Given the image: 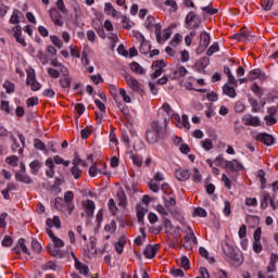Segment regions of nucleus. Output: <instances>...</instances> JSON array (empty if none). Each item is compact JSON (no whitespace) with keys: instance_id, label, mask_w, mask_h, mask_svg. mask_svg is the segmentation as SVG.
I'll return each mask as SVG.
<instances>
[{"instance_id":"nucleus-1","label":"nucleus","mask_w":278,"mask_h":278,"mask_svg":"<svg viewBox=\"0 0 278 278\" xmlns=\"http://www.w3.org/2000/svg\"><path fill=\"white\" fill-rule=\"evenodd\" d=\"M222 249L226 257L232 262L233 266H242V253L236 249L232 244L225 241L222 243Z\"/></svg>"},{"instance_id":"nucleus-2","label":"nucleus","mask_w":278,"mask_h":278,"mask_svg":"<svg viewBox=\"0 0 278 278\" xmlns=\"http://www.w3.org/2000/svg\"><path fill=\"white\" fill-rule=\"evenodd\" d=\"M17 136H18V140L22 144V148H21V144L18 143V140L16 139V137L11 136L10 140L13 142L11 146V150L13 151V153L18 152V155H23V151L25 149V135L18 134Z\"/></svg>"},{"instance_id":"nucleus-3","label":"nucleus","mask_w":278,"mask_h":278,"mask_svg":"<svg viewBox=\"0 0 278 278\" xmlns=\"http://www.w3.org/2000/svg\"><path fill=\"white\" fill-rule=\"evenodd\" d=\"M125 81L130 87L132 92H138L139 94H142V92H144V90L142 89V84H140L138 79L134 78V76L126 74Z\"/></svg>"},{"instance_id":"nucleus-4","label":"nucleus","mask_w":278,"mask_h":278,"mask_svg":"<svg viewBox=\"0 0 278 278\" xmlns=\"http://www.w3.org/2000/svg\"><path fill=\"white\" fill-rule=\"evenodd\" d=\"M210 33L207 31H202L200 34V43L197 48V53H203V51H205V49H207V47H210Z\"/></svg>"},{"instance_id":"nucleus-5","label":"nucleus","mask_w":278,"mask_h":278,"mask_svg":"<svg viewBox=\"0 0 278 278\" xmlns=\"http://www.w3.org/2000/svg\"><path fill=\"white\" fill-rule=\"evenodd\" d=\"M243 125H247V127H260L262 122L260 121V117L253 116L251 114H245L242 117Z\"/></svg>"},{"instance_id":"nucleus-6","label":"nucleus","mask_w":278,"mask_h":278,"mask_svg":"<svg viewBox=\"0 0 278 278\" xmlns=\"http://www.w3.org/2000/svg\"><path fill=\"white\" fill-rule=\"evenodd\" d=\"M47 250L51 257H58L59 260H64V257H66V252L62 251V248H58L51 243L48 244Z\"/></svg>"},{"instance_id":"nucleus-7","label":"nucleus","mask_w":278,"mask_h":278,"mask_svg":"<svg viewBox=\"0 0 278 278\" xmlns=\"http://www.w3.org/2000/svg\"><path fill=\"white\" fill-rule=\"evenodd\" d=\"M49 16L52 23H54V25H56L58 27H62L64 25V22L62 21V14L60 13V11H58V9H50Z\"/></svg>"},{"instance_id":"nucleus-8","label":"nucleus","mask_w":278,"mask_h":278,"mask_svg":"<svg viewBox=\"0 0 278 278\" xmlns=\"http://www.w3.org/2000/svg\"><path fill=\"white\" fill-rule=\"evenodd\" d=\"M160 250V244H148L143 250V255L146 260H153L155 255H157V251Z\"/></svg>"},{"instance_id":"nucleus-9","label":"nucleus","mask_w":278,"mask_h":278,"mask_svg":"<svg viewBox=\"0 0 278 278\" xmlns=\"http://www.w3.org/2000/svg\"><path fill=\"white\" fill-rule=\"evenodd\" d=\"M162 138L164 140V136H161L157 130H147L146 131V140L149 144H156V142Z\"/></svg>"},{"instance_id":"nucleus-10","label":"nucleus","mask_w":278,"mask_h":278,"mask_svg":"<svg viewBox=\"0 0 278 278\" xmlns=\"http://www.w3.org/2000/svg\"><path fill=\"white\" fill-rule=\"evenodd\" d=\"M224 168L227 172L232 170L233 173H238L240 170H243L244 166H242L238 160H232V161H225Z\"/></svg>"},{"instance_id":"nucleus-11","label":"nucleus","mask_w":278,"mask_h":278,"mask_svg":"<svg viewBox=\"0 0 278 278\" xmlns=\"http://www.w3.org/2000/svg\"><path fill=\"white\" fill-rule=\"evenodd\" d=\"M26 84L27 86H30V90H33V92H38V90L42 88V85L36 80V75L34 74L27 75Z\"/></svg>"},{"instance_id":"nucleus-12","label":"nucleus","mask_w":278,"mask_h":278,"mask_svg":"<svg viewBox=\"0 0 278 278\" xmlns=\"http://www.w3.org/2000/svg\"><path fill=\"white\" fill-rule=\"evenodd\" d=\"M74 199H75V193H73V191H66L64 193V201L66 203L68 214H73V211L75 210V203H73Z\"/></svg>"},{"instance_id":"nucleus-13","label":"nucleus","mask_w":278,"mask_h":278,"mask_svg":"<svg viewBox=\"0 0 278 278\" xmlns=\"http://www.w3.org/2000/svg\"><path fill=\"white\" fill-rule=\"evenodd\" d=\"M256 140H258V142H263V144H266V147L275 144V137L266 132L258 134L256 136Z\"/></svg>"},{"instance_id":"nucleus-14","label":"nucleus","mask_w":278,"mask_h":278,"mask_svg":"<svg viewBox=\"0 0 278 278\" xmlns=\"http://www.w3.org/2000/svg\"><path fill=\"white\" fill-rule=\"evenodd\" d=\"M15 181H20V184H26L27 186H31L34 184V179L27 173H15Z\"/></svg>"},{"instance_id":"nucleus-15","label":"nucleus","mask_w":278,"mask_h":278,"mask_svg":"<svg viewBox=\"0 0 278 278\" xmlns=\"http://www.w3.org/2000/svg\"><path fill=\"white\" fill-rule=\"evenodd\" d=\"M99 166H105V163H94L93 165H91L89 168L90 177H97V175H99V173L101 175H108V173H105V170H103V168H99Z\"/></svg>"},{"instance_id":"nucleus-16","label":"nucleus","mask_w":278,"mask_h":278,"mask_svg":"<svg viewBox=\"0 0 278 278\" xmlns=\"http://www.w3.org/2000/svg\"><path fill=\"white\" fill-rule=\"evenodd\" d=\"M94 104L97 105V108H99L101 112V113L96 112V118L97 121H99V123H101L103 121V116H105V110H106L105 104L99 99L94 100Z\"/></svg>"},{"instance_id":"nucleus-17","label":"nucleus","mask_w":278,"mask_h":278,"mask_svg":"<svg viewBox=\"0 0 278 278\" xmlns=\"http://www.w3.org/2000/svg\"><path fill=\"white\" fill-rule=\"evenodd\" d=\"M175 175L178 181H188L192 173L190 172V169H177L175 172Z\"/></svg>"},{"instance_id":"nucleus-18","label":"nucleus","mask_w":278,"mask_h":278,"mask_svg":"<svg viewBox=\"0 0 278 278\" xmlns=\"http://www.w3.org/2000/svg\"><path fill=\"white\" fill-rule=\"evenodd\" d=\"M251 30H247V28H241L240 33H237L232 36L235 40H239L241 42H244V40H249L251 38Z\"/></svg>"},{"instance_id":"nucleus-19","label":"nucleus","mask_w":278,"mask_h":278,"mask_svg":"<svg viewBox=\"0 0 278 278\" xmlns=\"http://www.w3.org/2000/svg\"><path fill=\"white\" fill-rule=\"evenodd\" d=\"M63 76L60 78L59 84L61 88H71V84H73V78L68 76V71L67 72H62Z\"/></svg>"},{"instance_id":"nucleus-20","label":"nucleus","mask_w":278,"mask_h":278,"mask_svg":"<svg viewBox=\"0 0 278 278\" xmlns=\"http://www.w3.org/2000/svg\"><path fill=\"white\" fill-rule=\"evenodd\" d=\"M47 227H55V229H62V220H60V216L54 215L53 218H48L46 220Z\"/></svg>"},{"instance_id":"nucleus-21","label":"nucleus","mask_w":278,"mask_h":278,"mask_svg":"<svg viewBox=\"0 0 278 278\" xmlns=\"http://www.w3.org/2000/svg\"><path fill=\"white\" fill-rule=\"evenodd\" d=\"M194 18H197V14H194V12L191 11L187 14L185 23L188 25L189 29H197L199 27V24L192 25V21H194Z\"/></svg>"},{"instance_id":"nucleus-22","label":"nucleus","mask_w":278,"mask_h":278,"mask_svg":"<svg viewBox=\"0 0 278 278\" xmlns=\"http://www.w3.org/2000/svg\"><path fill=\"white\" fill-rule=\"evenodd\" d=\"M21 16H23V12H21V10L14 9L9 23H11V25H18V23H21Z\"/></svg>"},{"instance_id":"nucleus-23","label":"nucleus","mask_w":278,"mask_h":278,"mask_svg":"<svg viewBox=\"0 0 278 278\" xmlns=\"http://www.w3.org/2000/svg\"><path fill=\"white\" fill-rule=\"evenodd\" d=\"M84 206L86 207L87 216H94V210H96L94 201L86 200L84 202Z\"/></svg>"},{"instance_id":"nucleus-24","label":"nucleus","mask_w":278,"mask_h":278,"mask_svg":"<svg viewBox=\"0 0 278 278\" xmlns=\"http://www.w3.org/2000/svg\"><path fill=\"white\" fill-rule=\"evenodd\" d=\"M29 168L31 175H37L38 173H40V168H42V162H40L39 160H34L29 163Z\"/></svg>"},{"instance_id":"nucleus-25","label":"nucleus","mask_w":278,"mask_h":278,"mask_svg":"<svg viewBox=\"0 0 278 278\" xmlns=\"http://www.w3.org/2000/svg\"><path fill=\"white\" fill-rule=\"evenodd\" d=\"M130 70L132 71V73H136L137 75H144L147 73V70H144V67H142V65H140V63L136 61L130 63Z\"/></svg>"},{"instance_id":"nucleus-26","label":"nucleus","mask_w":278,"mask_h":278,"mask_svg":"<svg viewBox=\"0 0 278 278\" xmlns=\"http://www.w3.org/2000/svg\"><path fill=\"white\" fill-rule=\"evenodd\" d=\"M75 268L78 270V273H80V275H84L85 277H88V273H90V268L86 264L81 263V261L75 264Z\"/></svg>"},{"instance_id":"nucleus-27","label":"nucleus","mask_w":278,"mask_h":278,"mask_svg":"<svg viewBox=\"0 0 278 278\" xmlns=\"http://www.w3.org/2000/svg\"><path fill=\"white\" fill-rule=\"evenodd\" d=\"M125 244H127V239L125 237H121L115 243V250L118 255H122L123 251H125Z\"/></svg>"},{"instance_id":"nucleus-28","label":"nucleus","mask_w":278,"mask_h":278,"mask_svg":"<svg viewBox=\"0 0 278 278\" xmlns=\"http://www.w3.org/2000/svg\"><path fill=\"white\" fill-rule=\"evenodd\" d=\"M117 199L119 207H127V194H125V191H117Z\"/></svg>"},{"instance_id":"nucleus-29","label":"nucleus","mask_w":278,"mask_h":278,"mask_svg":"<svg viewBox=\"0 0 278 278\" xmlns=\"http://www.w3.org/2000/svg\"><path fill=\"white\" fill-rule=\"evenodd\" d=\"M261 76H262V70L255 68L249 72L248 79L249 81H255V79H260Z\"/></svg>"},{"instance_id":"nucleus-30","label":"nucleus","mask_w":278,"mask_h":278,"mask_svg":"<svg viewBox=\"0 0 278 278\" xmlns=\"http://www.w3.org/2000/svg\"><path fill=\"white\" fill-rule=\"evenodd\" d=\"M223 92L226 97H230V99H236V89L229 85H224Z\"/></svg>"},{"instance_id":"nucleus-31","label":"nucleus","mask_w":278,"mask_h":278,"mask_svg":"<svg viewBox=\"0 0 278 278\" xmlns=\"http://www.w3.org/2000/svg\"><path fill=\"white\" fill-rule=\"evenodd\" d=\"M144 27L148 29V31H153V29H155V17L149 15L144 23Z\"/></svg>"},{"instance_id":"nucleus-32","label":"nucleus","mask_w":278,"mask_h":278,"mask_svg":"<svg viewBox=\"0 0 278 278\" xmlns=\"http://www.w3.org/2000/svg\"><path fill=\"white\" fill-rule=\"evenodd\" d=\"M3 88L7 92V94H12V92H14L16 90V86L14 85V83H12L10 80H4Z\"/></svg>"},{"instance_id":"nucleus-33","label":"nucleus","mask_w":278,"mask_h":278,"mask_svg":"<svg viewBox=\"0 0 278 278\" xmlns=\"http://www.w3.org/2000/svg\"><path fill=\"white\" fill-rule=\"evenodd\" d=\"M130 160L135 166L140 168L142 166V157L140 154H134V152H130Z\"/></svg>"},{"instance_id":"nucleus-34","label":"nucleus","mask_w":278,"mask_h":278,"mask_svg":"<svg viewBox=\"0 0 278 278\" xmlns=\"http://www.w3.org/2000/svg\"><path fill=\"white\" fill-rule=\"evenodd\" d=\"M268 203H270V193L268 192H263V198L261 200V208L266 210L268 207Z\"/></svg>"},{"instance_id":"nucleus-35","label":"nucleus","mask_w":278,"mask_h":278,"mask_svg":"<svg viewBox=\"0 0 278 278\" xmlns=\"http://www.w3.org/2000/svg\"><path fill=\"white\" fill-rule=\"evenodd\" d=\"M141 236H138L134 242L137 244V247H142V242L147 239V232H144V228H140Z\"/></svg>"},{"instance_id":"nucleus-36","label":"nucleus","mask_w":278,"mask_h":278,"mask_svg":"<svg viewBox=\"0 0 278 278\" xmlns=\"http://www.w3.org/2000/svg\"><path fill=\"white\" fill-rule=\"evenodd\" d=\"M220 51V47L218 46V42H213L212 46L206 50V55L212 56L214 53H218Z\"/></svg>"},{"instance_id":"nucleus-37","label":"nucleus","mask_w":278,"mask_h":278,"mask_svg":"<svg viewBox=\"0 0 278 278\" xmlns=\"http://www.w3.org/2000/svg\"><path fill=\"white\" fill-rule=\"evenodd\" d=\"M17 245L20 248V251H23L26 255H31L29 252V249H27V245L25 244V238H20L17 241Z\"/></svg>"},{"instance_id":"nucleus-38","label":"nucleus","mask_w":278,"mask_h":278,"mask_svg":"<svg viewBox=\"0 0 278 278\" xmlns=\"http://www.w3.org/2000/svg\"><path fill=\"white\" fill-rule=\"evenodd\" d=\"M108 207H109V211L111 212V214L113 216H116V213L118 212V207L116 206V202H114V199H109V202H108Z\"/></svg>"},{"instance_id":"nucleus-39","label":"nucleus","mask_w":278,"mask_h":278,"mask_svg":"<svg viewBox=\"0 0 278 278\" xmlns=\"http://www.w3.org/2000/svg\"><path fill=\"white\" fill-rule=\"evenodd\" d=\"M154 29H155L154 34H155L156 42L161 45L162 43V24H155Z\"/></svg>"},{"instance_id":"nucleus-40","label":"nucleus","mask_w":278,"mask_h":278,"mask_svg":"<svg viewBox=\"0 0 278 278\" xmlns=\"http://www.w3.org/2000/svg\"><path fill=\"white\" fill-rule=\"evenodd\" d=\"M262 8L266 12L273 10V5L275 4V0H261Z\"/></svg>"},{"instance_id":"nucleus-41","label":"nucleus","mask_w":278,"mask_h":278,"mask_svg":"<svg viewBox=\"0 0 278 278\" xmlns=\"http://www.w3.org/2000/svg\"><path fill=\"white\" fill-rule=\"evenodd\" d=\"M51 66H54V68H59L61 73H68V68H66L64 64L60 63L58 60H52Z\"/></svg>"},{"instance_id":"nucleus-42","label":"nucleus","mask_w":278,"mask_h":278,"mask_svg":"<svg viewBox=\"0 0 278 278\" xmlns=\"http://www.w3.org/2000/svg\"><path fill=\"white\" fill-rule=\"evenodd\" d=\"M152 68H156V71H164V68H166V62L164 60H157L152 64Z\"/></svg>"},{"instance_id":"nucleus-43","label":"nucleus","mask_w":278,"mask_h":278,"mask_svg":"<svg viewBox=\"0 0 278 278\" xmlns=\"http://www.w3.org/2000/svg\"><path fill=\"white\" fill-rule=\"evenodd\" d=\"M202 148L204 149V151H212V149H214V143L212 142V139H204L202 141Z\"/></svg>"},{"instance_id":"nucleus-44","label":"nucleus","mask_w":278,"mask_h":278,"mask_svg":"<svg viewBox=\"0 0 278 278\" xmlns=\"http://www.w3.org/2000/svg\"><path fill=\"white\" fill-rule=\"evenodd\" d=\"M175 77H186L188 75V70L185 66L178 67L174 72Z\"/></svg>"},{"instance_id":"nucleus-45","label":"nucleus","mask_w":278,"mask_h":278,"mask_svg":"<svg viewBox=\"0 0 278 278\" xmlns=\"http://www.w3.org/2000/svg\"><path fill=\"white\" fill-rule=\"evenodd\" d=\"M104 12L106 14H112V16H116V9H114V7H112V3L106 2L104 4Z\"/></svg>"},{"instance_id":"nucleus-46","label":"nucleus","mask_w":278,"mask_h":278,"mask_svg":"<svg viewBox=\"0 0 278 278\" xmlns=\"http://www.w3.org/2000/svg\"><path fill=\"white\" fill-rule=\"evenodd\" d=\"M56 8L62 14H68V9H66V5L64 4V0H58Z\"/></svg>"},{"instance_id":"nucleus-47","label":"nucleus","mask_w":278,"mask_h":278,"mask_svg":"<svg viewBox=\"0 0 278 278\" xmlns=\"http://www.w3.org/2000/svg\"><path fill=\"white\" fill-rule=\"evenodd\" d=\"M116 105L122 114H124V116H127L129 114V108L127 106V104L123 102H116Z\"/></svg>"},{"instance_id":"nucleus-48","label":"nucleus","mask_w":278,"mask_h":278,"mask_svg":"<svg viewBox=\"0 0 278 278\" xmlns=\"http://www.w3.org/2000/svg\"><path fill=\"white\" fill-rule=\"evenodd\" d=\"M62 74L61 71H58L53 67H49L48 68V75L52 78V79H58L60 77V75Z\"/></svg>"},{"instance_id":"nucleus-49","label":"nucleus","mask_w":278,"mask_h":278,"mask_svg":"<svg viewBox=\"0 0 278 278\" xmlns=\"http://www.w3.org/2000/svg\"><path fill=\"white\" fill-rule=\"evenodd\" d=\"M109 140H110V148L114 149V147H116V144H118V138L116 137V132H111L109 135Z\"/></svg>"},{"instance_id":"nucleus-50","label":"nucleus","mask_w":278,"mask_h":278,"mask_svg":"<svg viewBox=\"0 0 278 278\" xmlns=\"http://www.w3.org/2000/svg\"><path fill=\"white\" fill-rule=\"evenodd\" d=\"M5 162L10 166H14V167L18 166V156H16V155L8 156Z\"/></svg>"},{"instance_id":"nucleus-51","label":"nucleus","mask_w":278,"mask_h":278,"mask_svg":"<svg viewBox=\"0 0 278 278\" xmlns=\"http://www.w3.org/2000/svg\"><path fill=\"white\" fill-rule=\"evenodd\" d=\"M203 177L201 176V172H199V168L193 169L192 180L195 184H201Z\"/></svg>"},{"instance_id":"nucleus-52","label":"nucleus","mask_w":278,"mask_h":278,"mask_svg":"<svg viewBox=\"0 0 278 278\" xmlns=\"http://www.w3.org/2000/svg\"><path fill=\"white\" fill-rule=\"evenodd\" d=\"M201 10H202V12H205L206 14H210L211 16H213L214 14H218V9H214L211 5L202 7Z\"/></svg>"},{"instance_id":"nucleus-53","label":"nucleus","mask_w":278,"mask_h":278,"mask_svg":"<svg viewBox=\"0 0 278 278\" xmlns=\"http://www.w3.org/2000/svg\"><path fill=\"white\" fill-rule=\"evenodd\" d=\"M139 51L143 55H147V53H149V51H151V46H149V43H147V41H143V42L140 43Z\"/></svg>"},{"instance_id":"nucleus-54","label":"nucleus","mask_w":278,"mask_h":278,"mask_svg":"<svg viewBox=\"0 0 278 278\" xmlns=\"http://www.w3.org/2000/svg\"><path fill=\"white\" fill-rule=\"evenodd\" d=\"M50 244H52V247H58L59 249H64V241L58 237H54Z\"/></svg>"},{"instance_id":"nucleus-55","label":"nucleus","mask_w":278,"mask_h":278,"mask_svg":"<svg viewBox=\"0 0 278 278\" xmlns=\"http://www.w3.org/2000/svg\"><path fill=\"white\" fill-rule=\"evenodd\" d=\"M34 147L35 149H38L39 151H45L47 149V146H45V142L40 139H35L34 140Z\"/></svg>"},{"instance_id":"nucleus-56","label":"nucleus","mask_w":278,"mask_h":278,"mask_svg":"<svg viewBox=\"0 0 278 278\" xmlns=\"http://www.w3.org/2000/svg\"><path fill=\"white\" fill-rule=\"evenodd\" d=\"M249 103L252 106V112H260V102L257 100L250 98Z\"/></svg>"},{"instance_id":"nucleus-57","label":"nucleus","mask_w":278,"mask_h":278,"mask_svg":"<svg viewBox=\"0 0 278 278\" xmlns=\"http://www.w3.org/2000/svg\"><path fill=\"white\" fill-rule=\"evenodd\" d=\"M14 239L11 236H4L3 240L1 241L2 247H12Z\"/></svg>"},{"instance_id":"nucleus-58","label":"nucleus","mask_w":278,"mask_h":278,"mask_svg":"<svg viewBox=\"0 0 278 278\" xmlns=\"http://www.w3.org/2000/svg\"><path fill=\"white\" fill-rule=\"evenodd\" d=\"M71 173H72L74 179H79V177H81V169L77 166H73L71 168Z\"/></svg>"},{"instance_id":"nucleus-59","label":"nucleus","mask_w":278,"mask_h":278,"mask_svg":"<svg viewBox=\"0 0 278 278\" xmlns=\"http://www.w3.org/2000/svg\"><path fill=\"white\" fill-rule=\"evenodd\" d=\"M222 181H224L226 190H231V180L229 179L228 176H226V174L222 175Z\"/></svg>"},{"instance_id":"nucleus-60","label":"nucleus","mask_w":278,"mask_h":278,"mask_svg":"<svg viewBox=\"0 0 278 278\" xmlns=\"http://www.w3.org/2000/svg\"><path fill=\"white\" fill-rule=\"evenodd\" d=\"M216 162V166H219V168H225V157L223 156V154H219L218 156H216L215 159Z\"/></svg>"},{"instance_id":"nucleus-61","label":"nucleus","mask_w":278,"mask_h":278,"mask_svg":"<svg viewBox=\"0 0 278 278\" xmlns=\"http://www.w3.org/2000/svg\"><path fill=\"white\" fill-rule=\"evenodd\" d=\"M180 264L185 270H188L190 268V260L188 258V256H182L180 258Z\"/></svg>"},{"instance_id":"nucleus-62","label":"nucleus","mask_w":278,"mask_h":278,"mask_svg":"<svg viewBox=\"0 0 278 278\" xmlns=\"http://www.w3.org/2000/svg\"><path fill=\"white\" fill-rule=\"evenodd\" d=\"M119 94L123 97L125 103H131V97L127 94V91L123 88L119 89Z\"/></svg>"},{"instance_id":"nucleus-63","label":"nucleus","mask_w":278,"mask_h":278,"mask_svg":"<svg viewBox=\"0 0 278 278\" xmlns=\"http://www.w3.org/2000/svg\"><path fill=\"white\" fill-rule=\"evenodd\" d=\"M245 205L249 207H257V198H247Z\"/></svg>"},{"instance_id":"nucleus-64","label":"nucleus","mask_w":278,"mask_h":278,"mask_svg":"<svg viewBox=\"0 0 278 278\" xmlns=\"http://www.w3.org/2000/svg\"><path fill=\"white\" fill-rule=\"evenodd\" d=\"M169 273H170L172 276H174L176 278L177 277H184V275H185L184 271L180 268H175V267L172 268Z\"/></svg>"}]
</instances>
